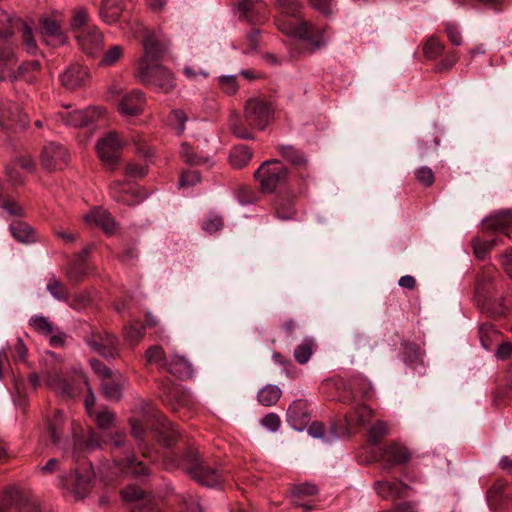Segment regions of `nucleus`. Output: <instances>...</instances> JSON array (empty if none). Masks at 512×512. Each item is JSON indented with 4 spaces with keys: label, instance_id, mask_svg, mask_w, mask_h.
<instances>
[{
    "label": "nucleus",
    "instance_id": "f257e3e1",
    "mask_svg": "<svg viewBox=\"0 0 512 512\" xmlns=\"http://www.w3.org/2000/svg\"><path fill=\"white\" fill-rule=\"evenodd\" d=\"M144 56L139 65L141 82L167 93L175 86L172 74L163 66L155 64L165 50L166 42L159 31H147L143 41Z\"/></svg>",
    "mask_w": 512,
    "mask_h": 512
},
{
    "label": "nucleus",
    "instance_id": "f03ea898",
    "mask_svg": "<svg viewBox=\"0 0 512 512\" xmlns=\"http://www.w3.org/2000/svg\"><path fill=\"white\" fill-rule=\"evenodd\" d=\"M278 26L283 33L305 40L314 49L325 46L328 41L324 28L312 25L301 19L279 22Z\"/></svg>",
    "mask_w": 512,
    "mask_h": 512
},
{
    "label": "nucleus",
    "instance_id": "7ed1b4c3",
    "mask_svg": "<svg viewBox=\"0 0 512 512\" xmlns=\"http://www.w3.org/2000/svg\"><path fill=\"white\" fill-rule=\"evenodd\" d=\"M254 177L263 192L273 193L286 184L288 168L279 160H266L255 171Z\"/></svg>",
    "mask_w": 512,
    "mask_h": 512
},
{
    "label": "nucleus",
    "instance_id": "20e7f679",
    "mask_svg": "<svg viewBox=\"0 0 512 512\" xmlns=\"http://www.w3.org/2000/svg\"><path fill=\"white\" fill-rule=\"evenodd\" d=\"M126 142L116 132H108L96 142V151L103 165L114 170L120 163L121 150Z\"/></svg>",
    "mask_w": 512,
    "mask_h": 512
},
{
    "label": "nucleus",
    "instance_id": "39448f33",
    "mask_svg": "<svg viewBox=\"0 0 512 512\" xmlns=\"http://www.w3.org/2000/svg\"><path fill=\"white\" fill-rule=\"evenodd\" d=\"M182 465L188 473L201 485L207 487H217L222 479L217 469L204 466L200 463L198 453L188 450L183 459Z\"/></svg>",
    "mask_w": 512,
    "mask_h": 512
},
{
    "label": "nucleus",
    "instance_id": "423d86ee",
    "mask_svg": "<svg viewBox=\"0 0 512 512\" xmlns=\"http://www.w3.org/2000/svg\"><path fill=\"white\" fill-rule=\"evenodd\" d=\"M69 106L57 113V119L67 126L82 127L90 122L100 119L105 113L101 107H88L86 109L69 110Z\"/></svg>",
    "mask_w": 512,
    "mask_h": 512
},
{
    "label": "nucleus",
    "instance_id": "0eeeda50",
    "mask_svg": "<svg viewBox=\"0 0 512 512\" xmlns=\"http://www.w3.org/2000/svg\"><path fill=\"white\" fill-rule=\"evenodd\" d=\"M13 31L8 29L0 31V81L10 79L15 81L14 66L17 62L15 47L8 43Z\"/></svg>",
    "mask_w": 512,
    "mask_h": 512
},
{
    "label": "nucleus",
    "instance_id": "6e6552de",
    "mask_svg": "<svg viewBox=\"0 0 512 512\" xmlns=\"http://www.w3.org/2000/svg\"><path fill=\"white\" fill-rule=\"evenodd\" d=\"M245 120L248 125L264 129L268 124L273 108L269 102L261 99H250L245 105Z\"/></svg>",
    "mask_w": 512,
    "mask_h": 512
},
{
    "label": "nucleus",
    "instance_id": "1a4fd4ad",
    "mask_svg": "<svg viewBox=\"0 0 512 512\" xmlns=\"http://www.w3.org/2000/svg\"><path fill=\"white\" fill-rule=\"evenodd\" d=\"M28 125V117L18 105L8 101H0V126L6 130L17 131Z\"/></svg>",
    "mask_w": 512,
    "mask_h": 512
},
{
    "label": "nucleus",
    "instance_id": "9d476101",
    "mask_svg": "<svg viewBox=\"0 0 512 512\" xmlns=\"http://www.w3.org/2000/svg\"><path fill=\"white\" fill-rule=\"evenodd\" d=\"M69 154L61 144L50 142L41 152V164L47 171L62 169L68 162Z\"/></svg>",
    "mask_w": 512,
    "mask_h": 512
},
{
    "label": "nucleus",
    "instance_id": "9b49d317",
    "mask_svg": "<svg viewBox=\"0 0 512 512\" xmlns=\"http://www.w3.org/2000/svg\"><path fill=\"white\" fill-rule=\"evenodd\" d=\"M81 49L89 56H97L103 48V35L95 26H88L76 36Z\"/></svg>",
    "mask_w": 512,
    "mask_h": 512
},
{
    "label": "nucleus",
    "instance_id": "f8f14e48",
    "mask_svg": "<svg viewBox=\"0 0 512 512\" xmlns=\"http://www.w3.org/2000/svg\"><path fill=\"white\" fill-rule=\"evenodd\" d=\"M91 471L80 474L78 470L75 474L63 478V486L77 499L85 498L91 490V480L93 478Z\"/></svg>",
    "mask_w": 512,
    "mask_h": 512
},
{
    "label": "nucleus",
    "instance_id": "ddd939ff",
    "mask_svg": "<svg viewBox=\"0 0 512 512\" xmlns=\"http://www.w3.org/2000/svg\"><path fill=\"white\" fill-rule=\"evenodd\" d=\"M40 29L44 41L47 45L56 47L66 42L59 21L50 16H44L40 19Z\"/></svg>",
    "mask_w": 512,
    "mask_h": 512
},
{
    "label": "nucleus",
    "instance_id": "4468645a",
    "mask_svg": "<svg viewBox=\"0 0 512 512\" xmlns=\"http://www.w3.org/2000/svg\"><path fill=\"white\" fill-rule=\"evenodd\" d=\"M83 220L89 227H99L107 234L113 233L116 229V223L111 214L100 207L92 208L83 216Z\"/></svg>",
    "mask_w": 512,
    "mask_h": 512
},
{
    "label": "nucleus",
    "instance_id": "2eb2a0df",
    "mask_svg": "<svg viewBox=\"0 0 512 512\" xmlns=\"http://www.w3.org/2000/svg\"><path fill=\"white\" fill-rule=\"evenodd\" d=\"M89 71L79 64L69 66L60 76L62 85L68 90L84 86L89 79Z\"/></svg>",
    "mask_w": 512,
    "mask_h": 512
},
{
    "label": "nucleus",
    "instance_id": "dca6fc26",
    "mask_svg": "<svg viewBox=\"0 0 512 512\" xmlns=\"http://www.w3.org/2000/svg\"><path fill=\"white\" fill-rule=\"evenodd\" d=\"M145 98L141 91L133 90L126 93L118 104V111L123 116H137L142 113Z\"/></svg>",
    "mask_w": 512,
    "mask_h": 512
},
{
    "label": "nucleus",
    "instance_id": "f3484780",
    "mask_svg": "<svg viewBox=\"0 0 512 512\" xmlns=\"http://www.w3.org/2000/svg\"><path fill=\"white\" fill-rule=\"evenodd\" d=\"M10 27L21 32L23 48L25 51L35 56L38 52V46L34 38L32 28L24 21L17 17L9 18Z\"/></svg>",
    "mask_w": 512,
    "mask_h": 512
},
{
    "label": "nucleus",
    "instance_id": "a211bd4d",
    "mask_svg": "<svg viewBox=\"0 0 512 512\" xmlns=\"http://www.w3.org/2000/svg\"><path fill=\"white\" fill-rule=\"evenodd\" d=\"M87 343L93 351L106 358H112L117 355V339L112 334L92 338Z\"/></svg>",
    "mask_w": 512,
    "mask_h": 512
},
{
    "label": "nucleus",
    "instance_id": "6ab92c4d",
    "mask_svg": "<svg viewBox=\"0 0 512 512\" xmlns=\"http://www.w3.org/2000/svg\"><path fill=\"white\" fill-rule=\"evenodd\" d=\"M287 421L296 430H302L309 421L307 403L304 400L294 401L287 410Z\"/></svg>",
    "mask_w": 512,
    "mask_h": 512
},
{
    "label": "nucleus",
    "instance_id": "aec40b11",
    "mask_svg": "<svg viewBox=\"0 0 512 512\" xmlns=\"http://www.w3.org/2000/svg\"><path fill=\"white\" fill-rule=\"evenodd\" d=\"M512 226V211L502 210L490 215L483 221L484 230L488 232H503Z\"/></svg>",
    "mask_w": 512,
    "mask_h": 512
},
{
    "label": "nucleus",
    "instance_id": "412c9836",
    "mask_svg": "<svg viewBox=\"0 0 512 512\" xmlns=\"http://www.w3.org/2000/svg\"><path fill=\"white\" fill-rule=\"evenodd\" d=\"M166 370L180 378H190L193 375V368L189 360L177 353L171 354Z\"/></svg>",
    "mask_w": 512,
    "mask_h": 512
},
{
    "label": "nucleus",
    "instance_id": "4be33fe9",
    "mask_svg": "<svg viewBox=\"0 0 512 512\" xmlns=\"http://www.w3.org/2000/svg\"><path fill=\"white\" fill-rule=\"evenodd\" d=\"M106 443L107 442L104 440V436L102 434L91 432L88 435L87 440L84 444L80 442H75L72 451V457L75 461H79L83 453L95 450L97 448H101L102 445Z\"/></svg>",
    "mask_w": 512,
    "mask_h": 512
},
{
    "label": "nucleus",
    "instance_id": "5701e85b",
    "mask_svg": "<svg viewBox=\"0 0 512 512\" xmlns=\"http://www.w3.org/2000/svg\"><path fill=\"white\" fill-rule=\"evenodd\" d=\"M124 0H103L99 15L101 19L107 24H113L118 21L122 9Z\"/></svg>",
    "mask_w": 512,
    "mask_h": 512
},
{
    "label": "nucleus",
    "instance_id": "b1692460",
    "mask_svg": "<svg viewBox=\"0 0 512 512\" xmlns=\"http://www.w3.org/2000/svg\"><path fill=\"white\" fill-rule=\"evenodd\" d=\"M114 463L122 473L127 475L138 477L145 475L147 472V468L141 462H136L134 457L130 455H126L124 459L115 458Z\"/></svg>",
    "mask_w": 512,
    "mask_h": 512
},
{
    "label": "nucleus",
    "instance_id": "393cba45",
    "mask_svg": "<svg viewBox=\"0 0 512 512\" xmlns=\"http://www.w3.org/2000/svg\"><path fill=\"white\" fill-rule=\"evenodd\" d=\"M252 157L253 153L249 147L239 145L231 150L229 162L234 168L241 169L251 161Z\"/></svg>",
    "mask_w": 512,
    "mask_h": 512
},
{
    "label": "nucleus",
    "instance_id": "a878e982",
    "mask_svg": "<svg viewBox=\"0 0 512 512\" xmlns=\"http://www.w3.org/2000/svg\"><path fill=\"white\" fill-rule=\"evenodd\" d=\"M64 425V415L61 412L56 411L53 419L49 422L48 429L53 444L61 449H64L63 441L61 440V434L64 430Z\"/></svg>",
    "mask_w": 512,
    "mask_h": 512
},
{
    "label": "nucleus",
    "instance_id": "bb28decb",
    "mask_svg": "<svg viewBox=\"0 0 512 512\" xmlns=\"http://www.w3.org/2000/svg\"><path fill=\"white\" fill-rule=\"evenodd\" d=\"M123 377L119 374L117 377H110L108 380L102 381V391L104 396L109 400H118L121 396Z\"/></svg>",
    "mask_w": 512,
    "mask_h": 512
},
{
    "label": "nucleus",
    "instance_id": "cd10ccee",
    "mask_svg": "<svg viewBox=\"0 0 512 512\" xmlns=\"http://www.w3.org/2000/svg\"><path fill=\"white\" fill-rule=\"evenodd\" d=\"M229 125L234 135L242 139H251L252 134L248 130V123L240 114L231 112L229 115Z\"/></svg>",
    "mask_w": 512,
    "mask_h": 512
},
{
    "label": "nucleus",
    "instance_id": "c85d7f7f",
    "mask_svg": "<svg viewBox=\"0 0 512 512\" xmlns=\"http://www.w3.org/2000/svg\"><path fill=\"white\" fill-rule=\"evenodd\" d=\"M159 421V439L165 446L173 445L178 438V431L174 424L168 422L163 417L158 419Z\"/></svg>",
    "mask_w": 512,
    "mask_h": 512
},
{
    "label": "nucleus",
    "instance_id": "c756f323",
    "mask_svg": "<svg viewBox=\"0 0 512 512\" xmlns=\"http://www.w3.org/2000/svg\"><path fill=\"white\" fill-rule=\"evenodd\" d=\"M282 395L281 389L277 385L268 384L258 392V401L263 406H272L277 403Z\"/></svg>",
    "mask_w": 512,
    "mask_h": 512
},
{
    "label": "nucleus",
    "instance_id": "7c9ffc66",
    "mask_svg": "<svg viewBox=\"0 0 512 512\" xmlns=\"http://www.w3.org/2000/svg\"><path fill=\"white\" fill-rule=\"evenodd\" d=\"M10 231L15 240L21 243H31L35 241V234L32 228L23 222H15L10 225Z\"/></svg>",
    "mask_w": 512,
    "mask_h": 512
},
{
    "label": "nucleus",
    "instance_id": "2f4dec72",
    "mask_svg": "<svg viewBox=\"0 0 512 512\" xmlns=\"http://www.w3.org/2000/svg\"><path fill=\"white\" fill-rule=\"evenodd\" d=\"M372 417V409L366 405H360L352 414L346 416V422L349 426H362L367 424L372 419Z\"/></svg>",
    "mask_w": 512,
    "mask_h": 512
},
{
    "label": "nucleus",
    "instance_id": "473e14b6",
    "mask_svg": "<svg viewBox=\"0 0 512 512\" xmlns=\"http://www.w3.org/2000/svg\"><path fill=\"white\" fill-rule=\"evenodd\" d=\"M40 62L38 60H32L29 62L22 63L14 74L17 76L15 80L21 79L25 82L32 83L35 80V73L40 70Z\"/></svg>",
    "mask_w": 512,
    "mask_h": 512
},
{
    "label": "nucleus",
    "instance_id": "72a5a7b5",
    "mask_svg": "<svg viewBox=\"0 0 512 512\" xmlns=\"http://www.w3.org/2000/svg\"><path fill=\"white\" fill-rule=\"evenodd\" d=\"M385 458L392 464H403L410 459V453L406 447L392 444L385 450Z\"/></svg>",
    "mask_w": 512,
    "mask_h": 512
},
{
    "label": "nucleus",
    "instance_id": "f704fd0d",
    "mask_svg": "<svg viewBox=\"0 0 512 512\" xmlns=\"http://www.w3.org/2000/svg\"><path fill=\"white\" fill-rule=\"evenodd\" d=\"M43 382L47 386L55 389L57 392L62 393L63 395L71 396L73 394V391H72V388L70 387V385L64 379H62L60 376H58L57 374L45 375L43 378Z\"/></svg>",
    "mask_w": 512,
    "mask_h": 512
},
{
    "label": "nucleus",
    "instance_id": "c9c22d12",
    "mask_svg": "<svg viewBox=\"0 0 512 512\" xmlns=\"http://www.w3.org/2000/svg\"><path fill=\"white\" fill-rule=\"evenodd\" d=\"M145 355L148 363L156 364L160 368L166 369V366L168 365V359L166 358L165 353L160 346H151L147 349Z\"/></svg>",
    "mask_w": 512,
    "mask_h": 512
},
{
    "label": "nucleus",
    "instance_id": "e433bc0d",
    "mask_svg": "<svg viewBox=\"0 0 512 512\" xmlns=\"http://www.w3.org/2000/svg\"><path fill=\"white\" fill-rule=\"evenodd\" d=\"M47 291L51 294V296L58 301H67L68 299V291L63 283L58 281L56 278L52 277L48 280Z\"/></svg>",
    "mask_w": 512,
    "mask_h": 512
},
{
    "label": "nucleus",
    "instance_id": "4c0bfd02",
    "mask_svg": "<svg viewBox=\"0 0 512 512\" xmlns=\"http://www.w3.org/2000/svg\"><path fill=\"white\" fill-rule=\"evenodd\" d=\"M132 190L131 187H125V185L119 181H115L113 182L111 185H110V191H111V195L112 197L118 201V202H123L127 205H132L134 204L133 201H131L129 198H128V193Z\"/></svg>",
    "mask_w": 512,
    "mask_h": 512
},
{
    "label": "nucleus",
    "instance_id": "58836bf2",
    "mask_svg": "<svg viewBox=\"0 0 512 512\" xmlns=\"http://www.w3.org/2000/svg\"><path fill=\"white\" fill-rule=\"evenodd\" d=\"M376 491L382 498L394 499L400 495L398 485L389 481H378Z\"/></svg>",
    "mask_w": 512,
    "mask_h": 512
},
{
    "label": "nucleus",
    "instance_id": "ea45409f",
    "mask_svg": "<svg viewBox=\"0 0 512 512\" xmlns=\"http://www.w3.org/2000/svg\"><path fill=\"white\" fill-rule=\"evenodd\" d=\"M312 347V341L307 339L299 344L294 350V357L296 361L300 364L307 363L313 353Z\"/></svg>",
    "mask_w": 512,
    "mask_h": 512
},
{
    "label": "nucleus",
    "instance_id": "a19ab883",
    "mask_svg": "<svg viewBox=\"0 0 512 512\" xmlns=\"http://www.w3.org/2000/svg\"><path fill=\"white\" fill-rule=\"evenodd\" d=\"M388 434L387 423L383 421H376L368 432V441L372 444L379 443L383 437Z\"/></svg>",
    "mask_w": 512,
    "mask_h": 512
},
{
    "label": "nucleus",
    "instance_id": "79ce46f5",
    "mask_svg": "<svg viewBox=\"0 0 512 512\" xmlns=\"http://www.w3.org/2000/svg\"><path fill=\"white\" fill-rule=\"evenodd\" d=\"M144 336V326L139 321H134L125 330V339L131 345L136 344Z\"/></svg>",
    "mask_w": 512,
    "mask_h": 512
},
{
    "label": "nucleus",
    "instance_id": "37998d69",
    "mask_svg": "<svg viewBox=\"0 0 512 512\" xmlns=\"http://www.w3.org/2000/svg\"><path fill=\"white\" fill-rule=\"evenodd\" d=\"M280 154L293 164H302L305 162L304 155L293 146L281 145L279 146Z\"/></svg>",
    "mask_w": 512,
    "mask_h": 512
},
{
    "label": "nucleus",
    "instance_id": "c03bdc74",
    "mask_svg": "<svg viewBox=\"0 0 512 512\" xmlns=\"http://www.w3.org/2000/svg\"><path fill=\"white\" fill-rule=\"evenodd\" d=\"M89 20L88 12L85 8H77L74 10L72 18H71V27L73 30H83L87 28Z\"/></svg>",
    "mask_w": 512,
    "mask_h": 512
},
{
    "label": "nucleus",
    "instance_id": "a18cd8bd",
    "mask_svg": "<svg viewBox=\"0 0 512 512\" xmlns=\"http://www.w3.org/2000/svg\"><path fill=\"white\" fill-rule=\"evenodd\" d=\"M187 116L182 110H173L169 116V124L174 128L178 135H182L185 130Z\"/></svg>",
    "mask_w": 512,
    "mask_h": 512
},
{
    "label": "nucleus",
    "instance_id": "49530a36",
    "mask_svg": "<svg viewBox=\"0 0 512 512\" xmlns=\"http://www.w3.org/2000/svg\"><path fill=\"white\" fill-rule=\"evenodd\" d=\"M122 55L123 47L120 45H114L103 54L100 64L102 66H112L122 57Z\"/></svg>",
    "mask_w": 512,
    "mask_h": 512
},
{
    "label": "nucleus",
    "instance_id": "de8ad7c7",
    "mask_svg": "<svg viewBox=\"0 0 512 512\" xmlns=\"http://www.w3.org/2000/svg\"><path fill=\"white\" fill-rule=\"evenodd\" d=\"M29 324L40 334L48 335L53 331L52 324L44 316H34L29 320Z\"/></svg>",
    "mask_w": 512,
    "mask_h": 512
},
{
    "label": "nucleus",
    "instance_id": "09e8293b",
    "mask_svg": "<svg viewBox=\"0 0 512 512\" xmlns=\"http://www.w3.org/2000/svg\"><path fill=\"white\" fill-rule=\"evenodd\" d=\"M423 51L428 59H434L443 52V45L437 38L431 37L425 43Z\"/></svg>",
    "mask_w": 512,
    "mask_h": 512
},
{
    "label": "nucleus",
    "instance_id": "8fccbe9b",
    "mask_svg": "<svg viewBox=\"0 0 512 512\" xmlns=\"http://www.w3.org/2000/svg\"><path fill=\"white\" fill-rule=\"evenodd\" d=\"M121 496L123 501L131 503L142 499L144 496V492L140 488L134 485H130L127 486L124 490H122Z\"/></svg>",
    "mask_w": 512,
    "mask_h": 512
},
{
    "label": "nucleus",
    "instance_id": "3c124183",
    "mask_svg": "<svg viewBox=\"0 0 512 512\" xmlns=\"http://www.w3.org/2000/svg\"><path fill=\"white\" fill-rule=\"evenodd\" d=\"M415 176L422 185L431 186L434 183L433 171L427 166L418 168L415 172Z\"/></svg>",
    "mask_w": 512,
    "mask_h": 512
},
{
    "label": "nucleus",
    "instance_id": "603ef678",
    "mask_svg": "<svg viewBox=\"0 0 512 512\" xmlns=\"http://www.w3.org/2000/svg\"><path fill=\"white\" fill-rule=\"evenodd\" d=\"M275 6L281 13L287 15L295 14L300 8V5L292 0H275Z\"/></svg>",
    "mask_w": 512,
    "mask_h": 512
},
{
    "label": "nucleus",
    "instance_id": "864d4df0",
    "mask_svg": "<svg viewBox=\"0 0 512 512\" xmlns=\"http://www.w3.org/2000/svg\"><path fill=\"white\" fill-rule=\"evenodd\" d=\"M219 81H220L221 88L225 93H227L229 95H233L237 92L238 84H237L235 76H233V75L221 76Z\"/></svg>",
    "mask_w": 512,
    "mask_h": 512
},
{
    "label": "nucleus",
    "instance_id": "5fc2aeb1",
    "mask_svg": "<svg viewBox=\"0 0 512 512\" xmlns=\"http://www.w3.org/2000/svg\"><path fill=\"white\" fill-rule=\"evenodd\" d=\"M95 420L101 429H108L114 421V415L108 410H102L95 414Z\"/></svg>",
    "mask_w": 512,
    "mask_h": 512
},
{
    "label": "nucleus",
    "instance_id": "6e6d98bb",
    "mask_svg": "<svg viewBox=\"0 0 512 512\" xmlns=\"http://www.w3.org/2000/svg\"><path fill=\"white\" fill-rule=\"evenodd\" d=\"M78 377L83 381V383L87 387L88 396L85 400V408H86L87 413L90 416H93V407L95 405V396L92 392V389L89 385V382H88L86 376L82 372H80Z\"/></svg>",
    "mask_w": 512,
    "mask_h": 512
},
{
    "label": "nucleus",
    "instance_id": "4d7b16f0",
    "mask_svg": "<svg viewBox=\"0 0 512 512\" xmlns=\"http://www.w3.org/2000/svg\"><path fill=\"white\" fill-rule=\"evenodd\" d=\"M318 492V489L315 485L313 484H309V483H303V484H298V485H294L292 488H291V493L294 495V496H301V495H315L317 494Z\"/></svg>",
    "mask_w": 512,
    "mask_h": 512
},
{
    "label": "nucleus",
    "instance_id": "13d9d810",
    "mask_svg": "<svg viewBox=\"0 0 512 512\" xmlns=\"http://www.w3.org/2000/svg\"><path fill=\"white\" fill-rule=\"evenodd\" d=\"M312 7L321 14L328 16L333 13V5L331 0H312Z\"/></svg>",
    "mask_w": 512,
    "mask_h": 512
},
{
    "label": "nucleus",
    "instance_id": "bf43d9fd",
    "mask_svg": "<svg viewBox=\"0 0 512 512\" xmlns=\"http://www.w3.org/2000/svg\"><path fill=\"white\" fill-rule=\"evenodd\" d=\"M261 423L268 430L275 432L279 429L281 422L278 415L269 413L261 420Z\"/></svg>",
    "mask_w": 512,
    "mask_h": 512
},
{
    "label": "nucleus",
    "instance_id": "052dcab7",
    "mask_svg": "<svg viewBox=\"0 0 512 512\" xmlns=\"http://www.w3.org/2000/svg\"><path fill=\"white\" fill-rule=\"evenodd\" d=\"M223 225L222 218L219 216H211L203 223V229L208 233L218 231Z\"/></svg>",
    "mask_w": 512,
    "mask_h": 512
},
{
    "label": "nucleus",
    "instance_id": "680f3d73",
    "mask_svg": "<svg viewBox=\"0 0 512 512\" xmlns=\"http://www.w3.org/2000/svg\"><path fill=\"white\" fill-rule=\"evenodd\" d=\"M90 363H91V366H92L93 370L100 377H102L103 381L104 380H108V379H110V377L113 376L112 371L108 367L103 365L101 362H99L98 360H91Z\"/></svg>",
    "mask_w": 512,
    "mask_h": 512
},
{
    "label": "nucleus",
    "instance_id": "e2e57ef3",
    "mask_svg": "<svg viewBox=\"0 0 512 512\" xmlns=\"http://www.w3.org/2000/svg\"><path fill=\"white\" fill-rule=\"evenodd\" d=\"M498 240L492 239L490 241H483L479 243H475L474 251L478 257H483L486 252L491 250L495 245H497Z\"/></svg>",
    "mask_w": 512,
    "mask_h": 512
},
{
    "label": "nucleus",
    "instance_id": "0e129e2a",
    "mask_svg": "<svg viewBox=\"0 0 512 512\" xmlns=\"http://www.w3.org/2000/svg\"><path fill=\"white\" fill-rule=\"evenodd\" d=\"M200 181V176L197 171H187L182 174L179 184L180 186L194 185Z\"/></svg>",
    "mask_w": 512,
    "mask_h": 512
},
{
    "label": "nucleus",
    "instance_id": "69168bd1",
    "mask_svg": "<svg viewBox=\"0 0 512 512\" xmlns=\"http://www.w3.org/2000/svg\"><path fill=\"white\" fill-rule=\"evenodd\" d=\"M110 441L113 444V447L116 449H124V452L127 453L129 451V446L127 444L126 436L122 433H115L110 437Z\"/></svg>",
    "mask_w": 512,
    "mask_h": 512
},
{
    "label": "nucleus",
    "instance_id": "338daca9",
    "mask_svg": "<svg viewBox=\"0 0 512 512\" xmlns=\"http://www.w3.org/2000/svg\"><path fill=\"white\" fill-rule=\"evenodd\" d=\"M180 154L182 158L191 164H199L200 159L197 158L193 153L191 147L187 143L181 145Z\"/></svg>",
    "mask_w": 512,
    "mask_h": 512
},
{
    "label": "nucleus",
    "instance_id": "774afa93",
    "mask_svg": "<svg viewBox=\"0 0 512 512\" xmlns=\"http://www.w3.org/2000/svg\"><path fill=\"white\" fill-rule=\"evenodd\" d=\"M145 173V167L136 163H129L125 169V174L129 177H142Z\"/></svg>",
    "mask_w": 512,
    "mask_h": 512
}]
</instances>
